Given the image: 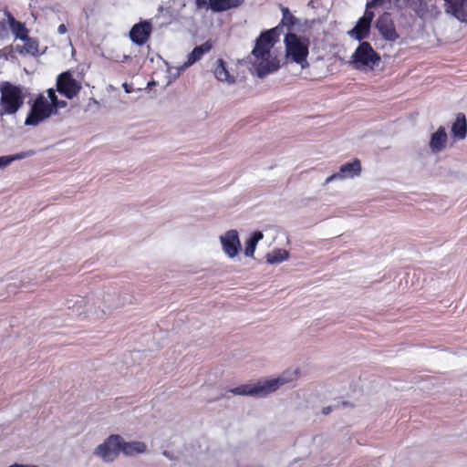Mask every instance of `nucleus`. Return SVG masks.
Returning <instances> with one entry per match:
<instances>
[{
	"mask_svg": "<svg viewBox=\"0 0 467 467\" xmlns=\"http://www.w3.org/2000/svg\"><path fill=\"white\" fill-rule=\"evenodd\" d=\"M264 235L261 232L257 231L245 243L244 254L246 256H253L255 251L257 243L263 239Z\"/></svg>",
	"mask_w": 467,
	"mask_h": 467,
	"instance_id": "obj_22",
	"label": "nucleus"
},
{
	"mask_svg": "<svg viewBox=\"0 0 467 467\" xmlns=\"http://www.w3.org/2000/svg\"><path fill=\"white\" fill-rule=\"evenodd\" d=\"M377 28L382 36L389 41H395L399 38L395 25L390 17V15L388 13H384L378 18Z\"/></svg>",
	"mask_w": 467,
	"mask_h": 467,
	"instance_id": "obj_11",
	"label": "nucleus"
},
{
	"mask_svg": "<svg viewBox=\"0 0 467 467\" xmlns=\"http://www.w3.org/2000/svg\"><path fill=\"white\" fill-rule=\"evenodd\" d=\"M283 21L285 24L293 26L295 24V17L290 14L288 8H283Z\"/></svg>",
	"mask_w": 467,
	"mask_h": 467,
	"instance_id": "obj_29",
	"label": "nucleus"
},
{
	"mask_svg": "<svg viewBox=\"0 0 467 467\" xmlns=\"http://www.w3.org/2000/svg\"><path fill=\"white\" fill-rule=\"evenodd\" d=\"M119 443V451H122L126 455L142 453L146 451V445L141 441L126 442L121 437V441Z\"/></svg>",
	"mask_w": 467,
	"mask_h": 467,
	"instance_id": "obj_19",
	"label": "nucleus"
},
{
	"mask_svg": "<svg viewBox=\"0 0 467 467\" xmlns=\"http://www.w3.org/2000/svg\"><path fill=\"white\" fill-rule=\"evenodd\" d=\"M342 404H343L344 406H347V405H348V402H347V401H344V402H342Z\"/></svg>",
	"mask_w": 467,
	"mask_h": 467,
	"instance_id": "obj_38",
	"label": "nucleus"
},
{
	"mask_svg": "<svg viewBox=\"0 0 467 467\" xmlns=\"http://www.w3.org/2000/svg\"><path fill=\"white\" fill-rule=\"evenodd\" d=\"M221 243L224 253L231 258L236 256L241 249V244L236 230H229L221 236Z\"/></svg>",
	"mask_w": 467,
	"mask_h": 467,
	"instance_id": "obj_10",
	"label": "nucleus"
},
{
	"mask_svg": "<svg viewBox=\"0 0 467 467\" xmlns=\"http://www.w3.org/2000/svg\"><path fill=\"white\" fill-rule=\"evenodd\" d=\"M381 3V0H372L371 3H368L367 9L364 13V16L360 17V19H365L368 23L371 25V22L374 18V13L372 11H369L368 8L375 6Z\"/></svg>",
	"mask_w": 467,
	"mask_h": 467,
	"instance_id": "obj_26",
	"label": "nucleus"
},
{
	"mask_svg": "<svg viewBox=\"0 0 467 467\" xmlns=\"http://www.w3.org/2000/svg\"><path fill=\"white\" fill-rule=\"evenodd\" d=\"M297 376V370H295L292 373L285 371L279 378L265 381H258L254 384H243L234 389H232L230 392L234 395L263 397L275 391L280 386L296 379Z\"/></svg>",
	"mask_w": 467,
	"mask_h": 467,
	"instance_id": "obj_2",
	"label": "nucleus"
},
{
	"mask_svg": "<svg viewBox=\"0 0 467 467\" xmlns=\"http://www.w3.org/2000/svg\"><path fill=\"white\" fill-rule=\"evenodd\" d=\"M51 115L53 114L50 103H48L43 94H39L31 105L30 111L25 120V125L36 126L40 122L48 119Z\"/></svg>",
	"mask_w": 467,
	"mask_h": 467,
	"instance_id": "obj_6",
	"label": "nucleus"
},
{
	"mask_svg": "<svg viewBox=\"0 0 467 467\" xmlns=\"http://www.w3.org/2000/svg\"><path fill=\"white\" fill-rule=\"evenodd\" d=\"M361 171V163L358 159H355L351 162H347L339 168V171L329 176L326 182H329L337 178L347 179L359 175Z\"/></svg>",
	"mask_w": 467,
	"mask_h": 467,
	"instance_id": "obj_12",
	"label": "nucleus"
},
{
	"mask_svg": "<svg viewBox=\"0 0 467 467\" xmlns=\"http://www.w3.org/2000/svg\"><path fill=\"white\" fill-rule=\"evenodd\" d=\"M213 47V43L212 40H207L203 44L195 47L192 51L188 55L187 61L185 62L186 66H192L195 62L199 61L203 55L210 52Z\"/></svg>",
	"mask_w": 467,
	"mask_h": 467,
	"instance_id": "obj_14",
	"label": "nucleus"
},
{
	"mask_svg": "<svg viewBox=\"0 0 467 467\" xmlns=\"http://www.w3.org/2000/svg\"><path fill=\"white\" fill-rule=\"evenodd\" d=\"M81 89L80 84L73 78L69 72H63L57 79V90L66 98L71 99L76 97Z\"/></svg>",
	"mask_w": 467,
	"mask_h": 467,
	"instance_id": "obj_8",
	"label": "nucleus"
},
{
	"mask_svg": "<svg viewBox=\"0 0 467 467\" xmlns=\"http://www.w3.org/2000/svg\"><path fill=\"white\" fill-rule=\"evenodd\" d=\"M224 0H209V7L214 12L229 10V6L224 5Z\"/></svg>",
	"mask_w": 467,
	"mask_h": 467,
	"instance_id": "obj_25",
	"label": "nucleus"
},
{
	"mask_svg": "<svg viewBox=\"0 0 467 467\" xmlns=\"http://www.w3.org/2000/svg\"><path fill=\"white\" fill-rule=\"evenodd\" d=\"M447 134L444 127H439L436 132L431 135L430 148L433 152H440L446 146Z\"/></svg>",
	"mask_w": 467,
	"mask_h": 467,
	"instance_id": "obj_15",
	"label": "nucleus"
},
{
	"mask_svg": "<svg viewBox=\"0 0 467 467\" xmlns=\"http://www.w3.org/2000/svg\"><path fill=\"white\" fill-rule=\"evenodd\" d=\"M453 16L462 22H467V0H447Z\"/></svg>",
	"mask_w": 467,
	"mask_h": 467,
	"instance_id": "obj_16",
	"label": "nucleus"
},
{
	"mask_svg": "<svg viewBox=\"0 0 467 467\" xmlns=\"http://www.w3.org/2000/svg\"><path fill=\"white\" fill-rule=\"evenodd\" d=\"M0 27L5 30V23H0Z\"/></svg>",
	"mask_w": 467,
	"mask_h": 467,
	"instance_id": "obj_37",
	"label": "nucleus"
},
{
	"mask_svg": "<svg viewBox=\"0 0 467 467\" xmlns=\"http://www.w3.org/2000/svg\"><path fill=\"white\" fill-rule=\"evenodd\" d=\"M195 3L198 8H208L209 6L207 0H196Z\"/></svg>",
	"mask_w": 467,
	"mask_h": 467,
	"instance_id": "obj_33",
	"label": "nucleus"
},
{
	"mask_svg": "<svg viewBox=\"0 0 467 467\" xmlns=\"http://www.w3.org/2000/svg\"><path fill=\"white\" fill-rule=\"evenodd\" d=\"M23 88L9 81L0 83V116L15 115L25 103Z\"/></svg>",
	"mask_w": 467,
	"mask_h": 467,
	"instance_id": "obj_3",
	"label": "nucleus"
},
{
	"mask_svg": "<svg viewBox=\"0 0 467 467\" xmlns=\"http://www.w3.org/2000/svg\"><path fill=\"white\" fill-rule=\"evenodd\" d=\"M120 441V435L112 434L96 448L95 454L99 456L104 462H112L119 453Z\"/></svg>",
	"mask_w": 467,
	"mask_h": 467,
	"instance_id": "obj_7",
	"label": "nucleus"
},
{
	"mask_svg": "<svg viewBox=\"0 0 467 467\" xmlns=\"http://www.w3.org/2000/svg\"><path fill=\"white\" fill-rule=\"evenodd\" d=\"M57 33L60 35H64L65 33H67L66 25H64V24L59 25L57 27Z\"/></svg>",
	"mask_w": 467,
	"mask_h": 467,
	"instance_id": "obj_34",
	"label": "nucleus"
},
{
	"mask_svg": "<svg viewBox=\"0 0 467 467\" xmlns=\"http://www.w3.org/2000/svg\"><path fill=\"white\" fill-rule=\"evenodd\" d=\"M371 25L368 23L365 19H358L356 26L348 31V35L358 40L361 41L365 38H367L369 35Z\"/></svg>",
	"mask_w": 467,
	"mask_h": 467,
	"instance_id": "obj_18",
	"label": "nucleus"
},
{
	"mask_svg": "<svg viewBox=\"0 0 467 467\" xmlns=\"http://www.w3.org/2000/svg\"><path fill=\"white\" fill-rule=\"evenodd\" d=\"M6 16L9 27L16 38L20 40L26 38L28 36V29L26 27L25 24L17 21L9 12L6 13Z\"/></svg>",
	"mask_w": 467,
	"mask_h": 467,
	"instance_id": "obj_17",
	"label": "nucleus"
},
{
	"mask_svg": "<svg viewBox=\"0 0 467 467\" xmlns=\"http://www.w3.org/2000/svg\"><path fill=\"white\" fill-rule=\"evenodd\" d=\"M379 62L380 56L367 41L361 42L351 56V63L358 70H373Z\"/></svg>",
	"mask_w": 467,
	"mask_h": 467,
	"instance_id": "obj_5",
	"label": "nucleus"
},
{
	"mask_svg": "<svg viewBox=\"0 0 467 467\" xmlns=\"http://www.w3.org/2000/svg\"><path fill=\"white\" fill-rule=\"evenodd\" d=\"M24 41V45H16L15 47L16 52H17L19 55L26 57V56H31V57H36L39 55V42L36 38L26 36V38L22 39Z\"/></svg>",
	"mask_w": 467,
	"mask_h": 467,
	"instance_id": "obj_13",
	"label": "nucleus"
},
{
	"mask_svg": "<svg viewBox=\"0 0 467 467\" xmlns=\"http://www.w3.org/2000/svg\"><path fill=\"white\" fill-rule=\"evenodd\" d=\"M289 253L285 249H276L272 254H267V262L270 264H278L286 260Z\"/></svg>",
	"mask_w": 467,
	"mask_h": 467,
	"instance_id": "obj_24",
	"label": "nucleus"
},
{
	"mask_svg": "<svg viewBox=\"0 0 467 467\" xmlns=\"http://www.w3.org/2000/svg\"><path fill=\"white\" fill-rule=\"evenodd\" d=\"M213 75L219 81H227L228 83L234 82V77L230 75L223 58L217 59L216 66L213 69Z\"/></svg>",
	"mask_w": 467,
	"mask_h": 467,
	"instance_id": "obj_21",
	"label": "nucleus"
},
{
	"mask_svg": "<svg viewBox=\"0 0 467 467\" xmlns=\"http://www.w3.org/2000/svg\"><path fill=\"white\" fill-rule=\"evenodd\" d=\"M279 36L280 29L276 26L262 32L256 38L250 57L257 75L261 78L279 68V62L276 59H270V51L278 41Z\"/></svg>",
	"mask_w": 467,
	"mask_h": 467,
	"instance_id": "obj_1",
	"label": "nucleus"
},
{
	"mask_svg": "<svg viewBox=\"0 0 467 467\" xmlns=\"http://www.w3.org/2000/svg\"><path fill=\"white\" fill-rule=\"evenodd\" d=\"M67 105V101L65 100H59L57 99L56 101V103H50V107H51V110H52V114H55L57 113V110L58 109H63V108H66Z\"/></svg>",
	"mask_w": 467,
	"mask_h": 467,
	"instance_id": "obj_30",
	"label": "nucleus"
},
{
	"mask_svg": "<svg viewBox=\"0 0 467 467\" xmlns=\"http://www.w3.org/2000/svg\"><path fill=\"white\" fill-rule=\"evenodd\" d=\"M152 29L153 26L150 21H140L131 27L129 34L130 38L134 44L138 46H143L150 39Z\"/></svg>",
	"mask_w": 467,
	"mask_h": 467,
	"instance_id": "obj_9",
	"label": "nucleus"
},
{
	"mask_svg": "<svg viewBox=\"0 0 467 467\" xmlns=\"http://www.w3.org/2000/svg\"><path fill=\"white\" fill-rule=\"evenodd\" d=\"M123 88H124V89H125V91H126L127 93H130V89L129 85H128L127 83H124V84H123Z\"/></svg>",
	"mask_w": 467,
	"mask_h": 467,
	"instance_id": "obj_36",
	"label": "nucleus"
},
{
	"mask_svg": "<svg viewBox=\"0 0 467 467\" xmlns=\"http://www.w3.org/2000/svg\"><path fill=\"white\" fill-rule=\"evenodd\" d=\"M403 3L418 16H421L427 8L426 0H403Z\"/></svg>",
	"mask_w": 467,
	"mask_h": 467,
	"instance_id": "obj_23",
	"label": "nucleus"
},
{
	"mask_svg": "<svg viewBox=\"0 0 467 467\" xmlns=\"http://www.w3.org/2000/svg\"><path fill=\"white\" fill-rule=\"evenodd\" d=\"M26 156H27L26 153H19V154H16V155H13V156H3V157H0V167L6 166V165L10 164L13 161L20 160V159H23V158H25Z\"/></svg>",
	"mask_w": 467,
	"mask_h": 467,
	"instance_id": "obj_27",
	"label": "nucleus"
},
{
	"mask_svg": "<svg viewBox=\"0 0 467 467\" xmlns=\"http://www.w3.org/2000/svg\"><path fill=\"white\" fill-rule=\"evenodd\" d=\"M14 49L15 47L13 46H7L3 49H0V57H4L5 59L14 57Z\"/></svg>",
	"mask_w": 467,
	"mask_h": 467,
	"instance_id": "obj_28",
	"label": "nucleus"
},
{
	"mask_svg": "<svg viewBox=\"0 0 467 467\" xmlns=\"http://www.w3.org/2000/svg\"><path fill=\"white\" fill-rule=\"evenodd\" d=\"M224 5L229 6V9L239 6L242 4V0H224Z\"/></svg>",
	"mask_w": 467,
	"mask_h": 467,
	"instance_id": "obj_32",
	"label": "nucleus"
},
{
	"mask_svg": "<svg viewBox=\"0 0 467 467\" xmlns=\"http://www.w3.org/2000/svg\"><path fill=\"white\" fill-rule=\"evenodd\" d=\"M47 93V98L50 100L48 103H56V101L58 99L57 96L56 95V90L54 88H48Z\"/></svg>",
	"mask_w": 467,
	"mask_h": 467,
	"instance_id": "obj_31",
	"label": "nucleus"
},
{
	"mask_svg": "<svg viewBox=\"0 0 467 467\" xmlns=\"http://www.w3.org/2000/svg\"><path fill=\"white\" fill-rule=\"evenodd\" d=\"M284 42L285 46L286 57L300 65L302 68L308 67V39L301 38L294 33H288L285 35Z\"/></svg>",
	"mask_w": 467,
	"mask_h": 467,
	"instance_id": "obj_4",
	"label": "nucleus"
},
{
	"mask_svg": "<svg viewBox=\"0 0 467 467\" xmlns=\"http://www.w3.org/2000/svg\"><path fill=\"white\" fill-rule=\"evenodd\" d=\"M451 132L455 138L462 140L467 135V121L463 113H459L452 124Z\"/></svg>",
	"mask_w": 467,
	"mask_h": 467,
	"instance_id": "obj_20",
	"label": "nucleus"
},
{
	"mask_svg": "<svg viewBox=\"0 0 467 467\" xmlns=\"http://www.w3.org/2000/svg\"><path fill=\"white\" fill-rule=\"evenodd\" d=\"M331 410H332V407L327 406V407L323 408L322 413L324 415H327V414H329L331 412Z\"/></svg>",
	"mask_w": 467,
	"mask_h": 467,
	"instance_id": "obj_35",
	"label": "nucleus"
}]
</instances>
